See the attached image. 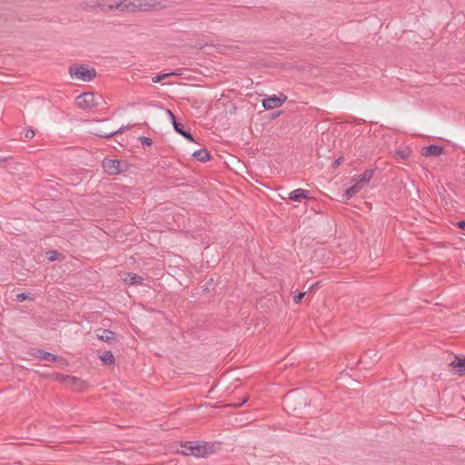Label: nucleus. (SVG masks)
Returning a JSON list of instances; mask_svg holds the SVG:
<instances>
[{"label": "nucleus", "instance_id": "f257e3e1", "mask_svg": "<svg viewBox=\"0 0 465 465\" xmlns=\"http://www.w3.org/2000/svg\"><path fill=\"white\" fill-rule=\"evenodd\" d=\"M181 450L183 455H193L196 458H204L215 452V445L213 442L206 441H183L181 442Z\"/></svg>", "mask_w": 465, "mask_h": 465}, {"label": "nucleus", "instance_id": "f03ea898", "mask_svg": "<svg viewBox=\"0 0 465 465\" xmlns=\"http://www.w3.org/2000/svg\"><path fill=\"white\" fill-rule=\"evenodd\" d=\"M69 74L72 77L78 78L84 82H90L96 76L94 68L77 64L70 65Z\"/></svg>", "mask_w": 465, "mask_h": 465}, {"label": "nucleus", "instance_id": "7ed1b4c3", "mask_svg": "<svg viewBox=\"0 0 465 465\" xmlns=\"http://www.w3.org/2000/svg\"><path fill=\"white\" fill-rule=\"evenodd\" d=\"M284 403L289 407L292 408L293 411L298 408H302L306 406L307 400L302 397V395L298 391V390H293L288 391L283 397Z\"/></svg>", "mask_w": 465, "mask_h": 465}, {"label": "nucleus", "instance_id": "20e7f679", "mask_svg": "<svg viewBox=\"0 0 465 465\" xmlns=\"http://www.w3.org/2000/svg\"><path fill=\"white\" fill-rule=\"evenodd\" d=\"M124 165L126 166L125 162L116 160V159H104L102 163V167L104 172L109 175H115L124 171Z\"/></svg>", "mask_w": 465, "mask_h": 465}, {"label": "nucleus", "instance_id": "39448f33", "mask_svg": "<svg viewBox=\"0 0 465 465\" xmlns=\"http://www.w3.org/2000/svg\"><path fill=\"white\" fill-rule=\"evenodd\" d=\"M167 114L170 115L174 131L177 134H181L183 137H184L189 142H195L190 130H186L184 128L183 124H182L177 119V117L173 114V113L171 110L167 109Z\"/></svg>", "mask_w": 465, "mask_h": 465}, {"label": "nucleus", "instance_id": "423d86ee", "mask_svg": "<svg viewBox=\"0 0 465 465\" xmlns=\"http://www.w3.org/2000/svg\"><path fill=\"white\" fill-rule=\"evenodd\" d=\"M76 105L81 109H87L98 105L94 93H84L76 97Z\"/></svg>", "mask_w": 465, "mask_h": 465}, {"label": "nucleus", "instance_id": "0eeeda50", "mask_svg": "<svg viewBox=\"0 0 465 465\" xmlns=\"http://www.w3.org/2000/svg\"><path fill=\"white\" fill-rule=\"evenodd\" d=\"M287 100V96L281 93L279 96L271 95L262 100V106L266 110H272L274 108L280 107L285 101Z\"/></svg>", "mask_w": 465, "mask_h": 465}, {"label": "nucleus", "instance_id": "6e6552de", "mask_svg": "<svg viewBox=\"0 0 465 465\" xmlns=\"http://www.w3.org/2000/svg\"><path fill=\"white\" fill-rule=\"evenodd\" d=\"M167 8L166 5L155 0H143L142 3L141 12H149L153 10H164Z\"/></svg>", "mask_w": 465, "mask_h": 465}, {"label": "nucleus", "instance_id": "1a4fd4ad", "mask_svg": "<svg viewBox=\"0 0 465 465\" xmlns=\"http://www.w3.org/2000/svg\"><path fill=\"white\" fill-rule=\"evenodd\" d=\"M101 333H97V338L100 341H105L108 344H114L118 341L116 333L108 329H100Z\"/></svg>", "mask_w": 465, "mask_h": 465}, {"label": "nucleus", "instance_id": "9d476101", "mask_svg": "<svg viewBox=\"0 0 465 465\" xmlns=\"http://www.w3.org/2000/svg\"><path fill=\"white\" fill-rule=\"evenodd\" d=\"M32 356L35 358H39L47 361H58L59 357L57 355H54L51 352L45 351L40 349H35L33 350V352L31 353Z\"/></svg>", "mask_w": 465, "mask_h": 465}, {"label": "nucleus", "instance_id": "9b49d317", "mask_svg": "<svg viewBox=\"0 0 465 465\" xmlns=\"http://www.w3.org/2000/svg\"><path fill=\"white\" fill-rule=\"evenodd\" d=\"M455 372L459 375L465 374V357L455 356L454 361L450 363Z\"/></svg>", "mask_w": 465, "mask_h": 465}, {"label": "nucleus", "instance_id": "f8f14e48", "mask_svg": "<svg viewBox=\"0 0 465 465\" xmlns=\"http://www.w3.org/2000/svg\"><path fill=\"white\" fill-rule=\"evenodd\" d=\"M443 147L437 144H430L422 149L421 154L424 156H440L443 153Z\"/></svg>", "mask_w": 465, "mask_h": 465}, {"label": "nucleus", "instance_id": "ddd939ff", "mask_svg": "<svg viewBox=\"0 0 465 465\" xmlns=\"http://www.w3.org/2000/svg\"><path fill=\"white\" fill-rule=\"evenodd\" d=\"M308 191L304 189H296L289 193V199L294 202H301L303 199H309Z\"/></svg>", "mask_w": 465, "mask_h": 465}, {"label": "nucleus", "instance_id": "4468645a", "mask_svg": "<svg viewBox=\"0 0 465 465\" xmlns=\"http://www.w3.org/2000/svg\"><path fill=\"white\" fill-rule=\"evenodd\" d=\"M124 281L129 285H142L144 279L134 272H127Z\"/></svg>", "mask_w": 465, "mask_h": 465}, {"label": "nucleus", "instance_id": "2eb2a0df", "mask_svg": "<svg viewBox=\"0 0 465 465\" xmlns=\"http://www.w3.org/2000/svg\"><path fill=\"white\" fill-rule=\"evenodd\" d=\"M193 157L194 160L205 163L211 159V154L207 149L201 148L193 153Z\"/></svg>", "mask_w": 465, "mask_h": 465}, {"label": "nucleus", "instance_id": "dca6fc26", "mask_svg": "<svg viewBox=\"0 0 465 465\" xmlns=\"http://www.w3.org/2000/svg\"><path fill=\"white\" fill-rule=\"evenodd\" d=\"M374 173V170L366 169L357 180L358 183L363 187L364 185H368L370 180L372 178Z\"/></svg>", "mask_w": 465, "mask_h": 465}, {"label": "nucleus", "instance_id": "f3484780", "mask_svg": "<svg viewBox=\"0 0 465 465\" xmlns=\"http://www.w3.org/2000/svg\"><path fill=\"white\" fill-rule=\"evenodd\" d=\"M99 358L104 365L110 366L115 363V358L111 351H104Z\"/></svg>", "mask_w": 465, "mask_h": 465}, {"label": "nucleus", "instance_id": "a211bd4d", "mask_svg": "<svg viewBox=\"0 0 465 465\" xmlns=\"http://www.w3.org/2000/svg\"><path fill=\"white\" fill-rule=\"evenodd\" d=\"M371 351H366L361 357V359L358 361V363L359 364H363L364 366H368L370 364L369 360L371 361H378L379 357H378L377 353H372V355H371Z\"/></svg>", "mask_w": 465, "mask_h": 465}, {"label": "nucleus", "instance_id": "6ab92c4d", "mask_svg": "<svg viewBox=\"0 0 465 465\" xmlns=\"http://www.w3.org/2000/svg\"><path fill=\"white\" fill-rule=\"evenodd\" d=\"M119 1L120 0H103L101 3L98 4V6L102 9V10H105V9H110V10H113V9H117L119 5Z\"/></svg>", "mask_w": 465, "mask_h": 465}, {"label": "nucleus", "instance_id": "aec40b11", "mask_svg": "<svg viewBox=\"0 0 465 465\" xmlns=\"http://www.w3.org/2000/svg\"><path fill=\"white\" fill-rule=\"evenodd\" d=\"M361 188L362 186L360 184V183L356 182L353 185L346 189L345 198L347 200L351 199L354 194L360 192Z\"/></svg>", "mask_w": 465, "mask_h": 465}, {"label": "nucleus", "instance_id": "412c9836", "mask_svg": "<svg viewBox=\"0 0 465 465\" xmlns=\"http://www.w3.org/2000/svg\"><path fill=\"white\" fill-rule=\"evenodd\" d=\"M127 128H128V126H121L120 128H118L116 130H110L109 133H104V134H101L100 135L102 138L108 139V138H111V137L118 134L124 133V131H125Z\"/></svg>", "mask_w": 465, "mask_h": 465}, {"label": "nucleus", "instance_id": "4be33fe9", "mask_svg": "<svg viewBox=\"0 0 465 465\" xmlns=\"http://www.w3.org/2000/svg\"><path fill=\"white\" fill-rule=\"evenodd\" d=\"M410 155H411V151L409 150V148L397 149L395 151V156L398 159L407 160L410 157Z\"/></svg>", "mask_w": 465, "mask_h": 465}, {"label": "nucleus", "instance_id": "5701e85b", "mask_svg": "<svg viewBox=\"0 0 465 465\" xmlns=\"http://www.w3.org/2000/svg\"><path fill=\"white\" fill-rule=\"evenodd\" d=\"M25 300L34 301L35 297L34 295H31L29 293L21 292L16 295L15 301L18 302H22Z\"/></svg>", "mask_w": 465, "mask_h": 465}, {"label": "nucleus", "instance_id": "b1692460", "mask_svg": "<svg viewBox=\"0 0 465 465\" xmlns=\"http://www.w3.org/2000/svg\"><path fill=\"white\" fill-rule=\"evenodd\" d=\"M176 74H177L176 73L160 74H157V75L153 76L152 81L153 83H159L160 81H162L163 79L167 78L170 75H176Z\"/></svg>", "mask_w": 465, "mask_h": 465}, {"label": "nucleus", "instance_id": "393cba45", "mask_svg": "<svg viewBox=\"0 0 465 465\" xmlns=\"http://www.w3.org/2000/svg\"><path fill=\"white\" fill-rule=\"evenodd\" d=\"M59 256H62V254L55 250L49 251L47 252V259L50 262H54V261L57 260Z\"/></svg>", "mask_w": 465, "mask_h": 465}, {"label": "nucleus", "instance_id": "a878e982", "mask_svg": "<svg viewBox=\"0 0 465 465\" xmlns=\"http://www.w3.org/2000/svg\"><path fill=\"white\" fill-rule=\"evenodd\" d=\"M139 141L143 146H151L153 144V140L146 136H140Z\"/></svg>", "mask_w": 465, "mask_h": 465}, {"label": "nucleus", "instance_id": "bb28decb", "mask_svg": "<svg viewBox=\"0 0 465 465\" xmlns=\"http://www.w3.org/2000/svg\"><path fill=\"white\" fill-rule=\"evenodd\" d=\"M306 292H297L293 295V302L296 303V304H299L302 298L305 296Z\"/></svg>", "mask_w": 465, "mask_h": 465}, {"label": "nucleus", "instance_id": "cd10ccee", "mask_svg": "<svg viewBox=\"0 0 465 465\" xmlns=\"http://www.w3.org/2000/svg\"><path fill=\"white\" fill-rule=\"evenodd\" d=\"M128 2L129 0H120L119 1V5L121 6H118V10H121V11H127L128 12Z\"/></svg>", "mask_w": 465, "mask_h": 465}, {"label": "nucleus", "instance_id": "c85d7f7f", "mask_svg": "<svg viewBox=\"0 0 465 465\" xmlns=\"http://www.w3.org/2000/svg\"><path fill=\"white\" fill-rule=\"evenodd\" d=\"M213 285V279H210L207 283L205 284L204 288H203V292H211V290H213V288H212V286Z\"/></svg>", "mask_w": 465, "mask_h": 465}, {"label": "nucleus", "instance_id": "c756f323", "mask_svg": "<svg viewBox=\"0 0 465 465\" xmlns=\"http://www.w3.org/2000/svg\"><path fill=\"white\" fill-rule=\"evenodd\" d=\"M128 5H129L128 12H136L137 11L134 0H129Z\"/></svg>", "mask_w": 465, "mask_h": 465}, {"label": "nucleus", "instance_id": "7c9ffc66", "mask_svg": "<svg viewBox=\"0 0 465 465\" xmlns=\"http://www.w3.org/2000/svg\"><path fill=\"white\" fill-rule=\"evenodd\" d=\"M64 380H68L71 381L72 384H77L78 382H81V380L77 377H71V376H65Z\"/></svg>", "mask_w": 465, "mask_h": 465}, {"label": "nucleus", "instance_id": "2f4dec72", "mask_svg": "<svg viewBox=\"0 0 465 465\" xmlns=\"http://www.w3.org/2000/svg\"><path fill=\"white\" fill-rule=\"evenodd\" d=\"M35 131L32 129H27L25 133V137L26 139H32L35 136Z\"/></svg>", "mask_w": 465, "mask_h": 465}, {"label": "nucleus", "instance_id": "473e14b6", "mask_svg": "<svg viewBox=\"0 0 465 465\" xmlns=\"http://www.w3.org/2000/svg\"><path fill=\"white\" fill-rule=\"evenodd\" d=\"M455 225L457 228L465 231V220H460V221L457 222Z\"/></svg>", "mask_w": 465, "mask_h": 465}, {"label": "nucleus", "instance_id": "72a5a7b5", "mask_svg": "<svg viewBox=\"0 0 465 465\" xmlns=\"http://www.w3.org/2000/svg\"><path fill=\"white\" fill-rule=\"evenodd\" d=\"M342 160V157H339L338 159H336L331 164L332 168H337L341 163Z\"/></svg>", "mask_w": 465, "mask_h": 465}, {"label": "nucleus", "instance_id": "f704fd0d", "mask_svg": "<svg viewBox=\"0 0 465 465\" xmlns=\"http://www.w3.org/2000/svg\"><path fill=\"white\" fill-rule=\"evenodd\" d=\"M143 1V0H134L137 11H141Z\"/></svg>", "mask_w": 465, "mask_h": 465}, {"label": "nucleus", "instance_id": "c9c22d12", "mask_svg": "<svg viewBox=\"0 0 465 465\" xmlns=\"http://www.w3.org/2000/svg\"><path fill=\"white\" fill-rule=\"evenodd\" d=\"M109 132H110V131H106V130H99V131H97V132L94 133V135H96V136H98V137H100V138H102V137H101V135H100L101 134H104V133H109Z\"/></svg>", "mask_w": 465, "mask_h": 465}, {"label": "nucleus", "instance_id": "e433bc0d", "mask_svg": "<svg viewBox=\"0 0 465 465\" xmlns=\"http://www.w3.org/2000/svg\"><path fill=\"white\" fill-rule=\"evenodd\" d=\"M195 10H197V11H205V8H204L203 4H198L197 6L195 7Z\"/></svg>", "mask_w": 465, "mask_h": 465}, {"label": "nucleus", "instance_id": "4c0bfd02", "mask_svg": "<svg viewBox=\"0 0 465 465\" xmlns=\"http://www.w3.org/2000/svg\"><path fill=\"white\" fill-rule=\"evenodd\" d=\"M281 114H282V112H281V111H279V112H275V113H272V115H271V117H272V119H273V118H276V117H278Z\"/></svg>", "mask_w": 465, "mask_h": 465}, {"label": "nucleus", "instance_id": "58836bf2", "mask_svg": "<svg viewBox=\"0 0 465 465\" xmlns=\"http://www.w3.org/2000/svg\"><path fill=\"white\" fill-rule=\"evenodd\" d=\"M363 122H364V120H362V119H358V120H356V123H357V124H361V123H363Z\"/></svg>", "mask_w": 465, "mask_h": 465}, {"label": "nucleus", "instance_id": "ea45409f", "mask_svg": "<svg viewBox=\"0 0 465 465\" xmlns=\"http://www.w3.org/2000/svg\"><path fill=\"white\" fill-rule=\"evenodd\" d=\"M246 401V399H244L241 403H239V406H242Z\"/></svg>", "mask_w": 465, "mask_h": 465}, {"label": "nucleus", "instance_id": "a19ab883", "mask_svg": "<svg viewBox=\"0 0 465 465\" xmlns=\"http://www.w3.org/2000/svg\"><path fill=\"white\" fill-rule=\"evenodd\" d=\"M5 160V159H4V158H0V163H1V162H4Z\"/></svg>", "mask_w": 465, "mask_h": 465}]
</instances>
